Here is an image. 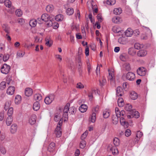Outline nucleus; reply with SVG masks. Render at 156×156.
<instances>
[{
	"instance_id": "19",
	"label": "nucleus",
	"mask_w": 156,
	"mask_h": 156,
	"mask_svg": "<svg viewBox=\"0 0 156 156\" xmlns=\"http://www.w3.org/2000/svg\"><path fill=\"white\" fill-rule=\"evenodd\" d=\"M87 109V106L85 104L82 105L79 108V110L82 113L86 112Z\"/></svg>"
},
{
	"instance_id": "38",
	"label": "nucleus",
	"mask_w": 156,
	"mask_h": 156,
	"mask_svg": "<svg viewBox=\"0 0 156 156\" xmlns=\"http://www.w3.org/2000/svg\"><path fill=\"white\" fill-rule=\"evenodd\" d=\"M34 99L35 100L40 101L42 99V96L41 94H37L34 96Z\"/></svg>"
},
{
	"instance_id": "36",
	"label": "nucleus",
	"mask_w": 156,
	"mask_h": 156,
	"mask_svg": "<svg viewBox=\"0 0 156 156\" xmlns=\"http://www.w3.org/2000/svg\"><path fill=\"white\" fill-rule=\"evenodd\" d=\"M128 53L129 55L133 56L136 53V51L133 48H130L128 49Z\"/></svg>"
},
{
	"instance_id": "48",
	"label": "nucleus",
	"mask_w": 156,
	"mask_h": 156,
	"mask_svg": "<svg viewBox=\"0 0 156 156\" xmlns=\"http://www.w3.org/2000/svg\"><path fill=\"white\" fill-rule=\"evenodd\" d=\"M5 5L8 8H10L12 5L11 2L9 0H6L4 2Z\"/></svg>"
},
{
	"instance_id": "62",
	"label": "nucleus",
	"mask_w": 156,
	"mask_h": 156,
	"mask_svg": "<svg viewBox=\"0 0 156 156\" xmlns=\"http://www.w3.org/2000/svg\"><path fill=\"white\" fill-rule=\"evenodd\" d=\"M46 43L45 44L48 46L50 47L52 44V42L51 41H50L48 39H45Z\"/></svg>"
},
{
	"instance_id": "25",
	"label": "nucleus",
	"mask_w": 156,
	"mask_h": 156,
	"mask_svg": "<svg viewBox=\"0 0 156 156\" xmlns=\"http://www.w3.org/2000/svg\"><path fill=\"white\" fill-rule=\"evenodd\" d=\"M40 104L38 101L35 102L33 105V108L35 111H37L40 108Z\"/></svg>"
},
{
	"instance_id": "50",
	"label": "nucleus",
	"mask_w": 156,
	"mask_h": 156,
	"mask_svg": "<svg viewBox=\"0 0 156 156\" xmlns=\"http://www.w3.org/2000/svg\"><path fill=\"white\" fill-rule=\"evenodd\" d=\"M112 30L113 32L115 33H119L120 32V30L119 28L116 26H114L113 27Z\"/></svg>"
},
{
	"instance_id": "34",
	"label": "nucleus",
	"mask_w": 156,
	"mask_h": 156,
	"mask_svg": "<svg viewBox=\"0 0 156 156\" xmlns=\"http://www.w3.org/2000/svg\"><path fill=\"white\" fill-rule=\"evenodd\" d=\"M46 9L47 12H51L54 9V7L53 5H49L46 6Z\"/></svg>"
},
{
	"instance_id": "30",
	"label": "nucleus",
	"mask_w": 156,
	"mask_h": 156,
	"mask_svg": "<svg viewBox=\"0 0 156 156\" xmlns=\"http://www.w3.org/2000/svg\"><path fill=\"white\" fill-rule=\"evenodd\" d=\"M113 12L114 14L118 15L121 13L122 12V10L120 8H115L114 9Z\"/></svg>"
},
{
	"instance_id": "23",
	"label": "nucleus",
	"mask_w": 156,
	"mask_h": 156,
	"mask_svg": "<svg viewBox=\"0 0 156 156\" xmlns=\"http://www.w3.org/2000/svg\"><path fill=\"white\" fill-rule=\"evenodd\" d=\"M129 96L131 99L133 100L136 99L137 98V94L134 91L130 92Z\"/></svg>"
},
{
	"instance_id": "49",
	"label": "nucleus",
	"mask_w": 156,
	"mask_h": 156,
	"mask_svg": "<svg viewBox=\"0 0 156 156\" xmlns=\"http://www.w3.org/2000/svg\"><path fill=\"white\" fill-rule=\"evenodd\" d=\"M16 15L17 16L20 17L23 14V12L20 9H18L16 11Z\"/></svg>"
},
{
	"instance_id": "63",
	"label": "nucleus",
	"mask_w": 156,
	"mask_h": 156,
	"mask_svg": "<svg viewBox=\"0 0 156 156\" xmlns=\"http://www.w3.org/2000/svg\"><path fill=\"white\" fill-rule=\"evenodd\" d=\"M131 134V130L129 129H127L125 132V135L127 137L129 136Z\"/></svg>"
},
{
	"instance_id": "13",
	"label": "nucleus",
	"mask_w": 156,
	"mask_h": 156,
	"mask_svg": "<svg viewBox=\"0 0 156 156\" xmlns=\"http://www.w3.org/2000/svg\"><path fill=\"white\" fill-rule=\"evenodd\" d=\"M133 33V30L130 28H129L125 32V34L127 37H131Z\"/></svg>"
},
{
	"instance_id": "15",
	"label": "nucleus",
	"mask_w": 156,
	"mask_h": 156,
	"mask_svg": "<svg viewBox=\"0 0 156 156\" xmlns=\"http://www.w3.org/2000/svg\"><path fill=\"white\" fill-rule=\"evenodd\" d=\"M116 95L118 96H121L123 95V90L122 88L119 86L117 87L116 90Z\"/></svg>"
},
{
	"instance_id": "18",
	"label": "nucleus",
	"mask_w": 156,
	"mask_h": 156,
	"mask_svg": "<svg viewBox=\"0 0 156 156\" xmlns=\"http://www.w3.org/2000/svg\"><path fill=\"white\" fill-rule=\"evenodd\" d=\"M15 90L14 87L10 86L7 89V93L9 95H12L14 93Z\"/></svg>"
},
{
	"instance_id": "9",
	"label": "nucleus",
	"mask_w": 156,
	"mask_h": 156,
	"mask_svg": "<svg viewBox=\"0 0 156 156\" xmlns=\"http://www.w3.org/2000/svg\"><path fill=\"white\" fill-rule=\"evenodd\" d=\"M61 109L60 108H59L58 110V112L54 114V120L55 122H58L60 120H62V119L61 118V115L60 112Z\"/></svg>"
},
{
	"instance_id": "60",
	"label": "nucleus",
	"mask_w": 156,
	"mask_h": 156,
	"mask_svg": "<svg viewBox=\"0 0 156 156\" xmlns=\"http://www.w3.org/2000/svg\"><path fill=\"white\" fill-rule=\"evenodd\" d=\"M9 58V55L6 54H5L3 57V60L4 62H6L8 60Z\"/></svg>"
},
{
	"instance_id": "29",
	"label": "nucleus",
	"mask_w": 156,
	"mask_h": 156,
	"mask_svg": "<svg viewBox=\"0 0 156 156\" xmlns=\"http://www.w3.org/2000/svg\"><path fill=\"white\" fill-rule=\"evenodd\" d=\"M29 23L31 27H34L37 25V21L35 19H33L30 20Z\"/></svg>"
},
{
	"instance_id": "16",
	"label": "nucleus",
	"mask_w": 156,
	"mask_h": 156,
	"mask_svg": "<svg viewBox=\"0 0 156 156\" xmlns=\"http://www.w3.org/2000/svg\"><path fill=\"white\" fill-rule=\"evenodd\" d=\"M102 115L104 118H107L110 116V111L109 109H105L103 111Z\"/></svg>"
},
{
	"instance_id": "55",
	"label": "nucleus",
	"mask_w": 156,
	"mask_h": 156,
	"mask_svg": "<svg viewBox=\"0 0 156 156\" xmlns=\"http://www.w3.org/2000/svg\"><path fill=\"white\" fill-rule=\"evenodd\" d=\"M132 111V115L133 116H135V118H137L139 117V113L138 112L135 111Z\"/></svg>"
},
{
	"instance_id": "20",
	"label": "nucleus",
	"mask_w": 156,
	"mask_h": 156,
	"mask_svg": "<svg viewBox=\"0 0 156 156\" xmlns=\"http://www.w3.org/2000/svg\"><path fill=\"white\" fill-rule=\"evenodd\" d=\"M96 119V113H95L94 112H93L90 116L89 121L92 123H94Z\"/></svg>"
},
{
	"instance_id": "53",
	"label": "nucleus",
	"mask_w": 156,
	"mask_h": 156,
	"mask_svg": "<svg viewBox=\"0 0 156 156\" xmlns=\"http://www.w3.org/2000/svg\"><path fill=\"white\" fill-rule=\"evenodd\" d=\"M13 113V108L12 107H10L9 108L8 112V116L12 117V115Z\"/></svg>"
},
{
	"instance_id": "45",
	"label": "nucleus",
	"mask_w": 156,
	"mask_h": 156,
	"mask_svg": "<svg viewBox=\"0 0 156 156\" xmlns=\"http://www.w3.org/2000/svg\"><path fill=\"white\" fill-rule=\"evenodd\" d=\"M125 109L127 111H132V106L130 104H128L125 106Z\"/></svg>"
},
{
	"instance_id": "21",
	"label": "nucleus",
	"mask_w": 156,
	"mask_h": 156,
	"mask_svg": "<svg viewBox=\"0 0 156 156\" xmlns=\"http://www.w3.org/2000/svg\"><path fill=\"white\" fill-rule=\"evenodd\" d=\"M55 148V144L53 142L51 143L48 148V151L50 152H53L54 151Z\"/></svg>"
},
{
	"instance_id": "28",
	"label": "nucleus",
	"mask_w": 156,
	"mask_h": 156,
	"mask_svg": "<svg viewBox=\"0 0 156 156\" xmlns=\"http://www.w3.org/2000/svg\"><path fill=\"white\" fill-rule=\"evenodd\" d=\"M118 105L119 107H122L124 106V103L122 98H118Z\"/></svg>"
},
{
	"instance_id": "26",
	"label": "nucleus",
	"mask_w": 156,
	"mask_h": 156,
	"mask_svg": "<svg viewBox=\"0 0 156 156\" xmlns=\"http://www.w3.org/2000/svg\"><path fill=\"white\" fill-rule=\"evenodd\" d=\"M21 101V97L19 95L16 96L15 99V102L16 104L18 105L20 104Z\"/></svg>"
},
{
	"instance_id": "59",
	"label": "nucleus",
	"mask_w": 156,
	"mask_h": 156,
	"mask_svg": "<svg viewBox=\"0 0 156 156\" xmlns=\"http://www.w3.org/2000/svg\"><path fill=\"white\" fill-rule=\"evenodd\" d=\"M88 132L87 131H86L81 136V140H84V139L87 137V135L88 134Z\"/></svg>"
},
{
	"instance_id": "58",
	"label": "nucleus",
	"mask_w": 156,
	"mask_h": 156,
	"mask_svg": "<svg viewBox=\"0 0 156 156\" xmlns=\"http://www.w3.org/2000/svg\"><path fill=\"white\" fill-rule=\"evenodd\" d=\"M24 52H18L17 53L16 56L17 57L21 58L23 57L24 55Z\"/></svg>"
},
{
	"instance_id": "7",
	"label": "nucleus",
	"mask_w": 156,
	"mask_h": 156,
	"mask_svg": "<svg viewBox=\"0 0 156 156\" xmlns=\"http://www.w3.org/2000/svg\"><path fill=\"white\" fill-rule=\"evenodd\" d=\"M108 150L111 151L113 154H117L119 153L118 149L115 146H112V145H109L108 147Z\"/></svg>"
},
{
	"instance_id": "22",
	"label": "nucleus",
	"mask_w": 156,
	"mask_h": 156,
	"mask_svg": "<svg viewBox=\"0 0 156 156\" xmlns=\"http://www.w3.org/2000/svg\"><path fill=\"white\" fill-rule=\"evenodd\" d=\"M2 27L4 30L7 33L10 32V27L6 24L2 25Z\"/></svg>"
},
{
	"instance_id": "56",
	"label": "nucleus",
	"mask_w": 156,
	"mask_h": 156,
	"mask_svg": "<svg viewBox=\"0 0 156 156\" xmlns=\"http://www.w3.org/2000/svg\"><path fill=\"white\" fill-rule=\"evenodd\" d=\"M76 111V109L73 107H70L69 108V112L71 113L72 114H74Z\"/></svg>"
},
{
	"instance_id": "5",
	"label": "nucleus",
	"mask_w": 156,
	"mask_h": 156,
	"mask_svg": "<svg viewBox=\"0 0 156 156\" xmlns=\"http://www.w3.org/2000/svg\"><path fill=\"white\" fill-rule=\"evenodd\" d=\"M10 69V66L6 64H4L1 68V72L4 74H8Z\"/></svg>"
},
{
	"instance_id": "35",
	"label": "nucleus",
	"mask_w": 156,
	"mask_h": 156,
	"mask_svg": "<svg viewBox=\"0 0 156 156\" xmlns=\"http://www.w3.org/2000/svg\"><path fill=\"white\" fill-rule=\"evenodd\" d=\"M55 20L57 21H62L63 19V16L61 14H58L55 16Z\"/></svg>"
},
{
	"instance_id": "41",
	"label": "nucleus",
	"mask_w": 156,
	"mask_h": 156,
	"mask_svg": "<svg viewBox=\"0 0 156 156\" xmlns=\"http://www.w3.org/2000/svg\"><path fill=\"white\" fill-rule=\"evenodd\" d=\"M113 143L115 146H118L120 144V141L119 139L117 137H115L113 140Z\"/></svg>"
},
{
	"instance_id": "40",
	"label": "nucleus",
	"mask_w": 156,
	"mask_h": 156,
	"mask_svg": "<svg viewBox=\"0 0 156 156\" xmlns=\"http://www.w3.org/2000/svg\"><path fill=\"white\" fill-rule=\"evenodd\" d=\"M67 14L69 15H71L74 13V9L72 8H68L66 11Z\"/></svg>"
},
{
	"instance_id": "1",
	"label": "nucleus",
	"mask_w": 156,
	"mask_h": 156,
	"mask_svg": "<svg viewBox=\"0 0 156 156\" xmlns=\"http://www.w3.org/2000/svg\"><path fill=\"white\" fill-rule=\"evenodd\" d=\"M42 20L46 22V25L48 27H50L52 26V22L51 20L50 16L47 14H43L41 16Z\"/></svg>"
},
{
	"instance_id": "61",
	"label": "nucleus",
	"mask_w": 156,
	"mask_h": 156,
	"mask_svg": "<svg viewBox=\"0 0 156 156\" xmlns=\"http://www.w3.org/2000/svg\"><path fill=\"white\" fill-rule=\"evenodd\" d=\"M0 151L1 153L3 154H5L6 152L5 147H0Z\"/></svg>"
},
{
	"instance_id": "17",
	"label": "nucleus",
	"mask_w": 156,
	"mask_h": 156,
	"mask_svg": "<svg viewBox=\"0 0 156 156\" xmlns=\"http://www.w3.org/2000/svg\"><path fill=\"white\" fill-rule=\"evenodd\" d=\"M112 21L116 23H120L122 21V19L119 17L115 16L112 19Z\"/></svg>"
},
{
	"instance_id": "3",
	"label": "nucleus",
	"mask_w": 156,
	"mask_h": 156,
	"mask_svg": "<svg viewBox=\"0 0 156 156\" xmlns=\"http://www.w3.org/2000/svg\"><path fill=\"white\" fill-rule=\"evenodd\" d=\"M135 78V74L131 72H129L126 74H123L122 76V79L123 80L127 79L129 81L133 80Z\"/></svg>"
},
{
	"instance_id": "54",
	"label": "nucleus",
	"mask_w": 156,
	"mask_h": 156,
	"mask_svg": "<svg viewBox=\"0 0 156 156\" xmlns=\"http://www.w3.org/2000/svg\"><path fill=\"white\" fill-rule=\"evenodd\" d=\"M6 86V83L5 81L2 82L0 84V89L3 90Z\"/></svg>"
},
{
	"instance_id": "64",
	"label": "nucleus",
	"mask_w": 156,
	"mask_h": 156,
	"mask_svg": "<svg viewBox=\"0 0 156 156\" xmlns=\"http://www.w3.org/2000/svg\"><path fill=\"white\" fill-rule=\"evenodd\" d=\"M143 135V133L140 131H137L136 134V137L139 139H140Z\"/></svg>"
},
{
	"instance_id": "14",
	"label": "nucleus",
	"mask_w": 156,
	"mask_h": 156,
	"mask_svg": "<svg viewBox=\"0 0 156 156\" xmlns=\"http://www.w3.org/2000/svg\"><path fill=\"white\" fill-rule=\"evenodd\" d=\"M147 54V51L144 50H141L139 51L137 53V55L139 57H144Z\"/></svg>"
},
{
	"instance_id": "44",
	"label": "nucleus",
	"mask_w": 156,
	"mask_h": 156,
	"mask_svg": "<svg viewBox=\"0 0 156 156\" xmlns=\"http://www.w3.org/2000/svg\"><path fill=\"white\" fill-rule=\"evenodd\" d=\"M86 145V142L84 140H82L80 144V146L82 149L84 148Z\"/></svg>"
},
{
	"instance_id": "46",
	"label": "nucleus",
	"mask_w": 156,
	"mask_h": 156,
	"mask_svg": "<svg viewBox=\"0 0 156 156\" xmlns=\"http://www.w3.org/2000/svg\"><path fill=\"white\" fill-rule=\"evenodd\" d=\"M76 87L77 89H82L84 88V86L81 83L78 82L76 84Z\"/></svg>"
},
{
	"instance_id": "6",
	"label": "nucleus",
	"mask_w": 156,
	"mask_h": 156,
	"mask_svg": "<svg viewBox=\"0 0 156 156\" xmlns=\"http://www.w3.org/2000/svg\"><path fill=\"white\" fill-rule=\"evenodd\" d=\"M70 104L67 103L66 104L64 108L63 109V117L66 119H67L68 118V111L69 110V107Z\"/></svg>"
},
{
	"instance_id": "39",
	"label": "nucleus",
	"mask_w": 156,
	"mask_h": 156,
	"mask_svg": "<svg viewBox=\"0 0 156 156\" xmlns=\"http://www.w3.org/2000/svg\"><path fill=\"white\" fill-rule=\"evenodd\" d=\"M120 59L123 61H125L128 58V56L125 54L121 55L119 57Z\"/></svg>"
},
{
	"instance_id": "31",
	"label": "nucleus",
	"mask_w": 156,
	"mask_h": 156,
	"mask_svg": "<svg viewBox=\"0 0 156 156\" xmlns=\"http://www.w3.org/2000/svg\"><path fill=\"white\" fill-rule=\"evenodd\" d=\"M109 72V76L108 77V80H112L114 79V74L113 71H110L109 70H108Z\"/></svg>"
},
{
	"instance_id": "42",
	"label": "nucleus",
	"mask_w": 156,
	"mask_h": 156,
	"mask_svg": "<svg viewBox=\"0 0 156 156\" xmlns=\"http://www.w3.org/2000/svg\"><path fill=\"white\" fill-rule=\"evenodd\" d=\"M11 104V101L10 100L7 101H6L4 106V109L6 111L7 110V109L10 106V105Z\"/></svg>"
},
{
	"instance_id": "47",
	"label": "nucleus",
	"mask_w": 156,
	"mask_h": 156,
	"mask_svg": "<svg viewBox=\"0 0 156 156\" xmlns=\"http://www.w3.org/2000/svg\"><path fill=\"white\" fill-rule=\"evenodd\" d=\"M134 47L135 49L139 50L143 48V45L139 43H136L134 44Z\"/></svg>"
},
{
	"instance_id": "11",
	"label": "nucleus",
	"mask_w": 156,
	"mask_h": 156,
	"mask_svg": "<svg viewBox=\"0 0 156 156\" xmlns=\"http://www.w3.org/2000/svg\"><path fill=\"white\" fill-rule=\"evenodd\" d=\"M115 112L116 116L117 117L120 118L121 116H124L125 114V112L123 110L120 111L118 108L116 107L115 108Z\"/></svg>"
},
{
	"instance_id": "10",
	"label": "nucleus",
	"mask_w": 156,
	"mask_h": 156,
	"mask_svg": "<svg viewBox=\"0 0 156 156\" xmlns=\"http://www.w3.org/2000/svg\"><path fill=\"white\" fill-rule=\"evenodd\" d=\"M37 117L35 115H31L29 119V122L31 125H33L35 123Z\"/></svg>"
},
{
	"instance_id": "43",
	"label": "nucleus",
	"mask_w": 156,
	"mask_h": 156,
	"mask_svg": "<svg viewBox=\"0 0 156 156\" xmlns=\"http://www.w3.org/2000/svg\"><path fill=\"white\" fill-rule=\"evenodd\" d=\"M96 91L95 90H94L88 93V95L90 100H92V99L93 98V94L94 93H96Z\"/></svg>"
},
{
	"instance_id": "52",
	"label": "nucleus",
	"mask_w": 156,
	"mask_h": 156,
	"mask_svg": "<svg viewBox=\"0 0 156 156\" xmlns=\"http://www.w3.org/2000/svg\"><path fill=\"white\" fill-rule=\"evenodd\" d=\"M115 0H107L106 1V4L109 5H113L115 3Z\"/></svg>"
},
{
	"instance_id": "2",
	"label": "nucleus",
	"mask_w": 156,
	"mask_h": 156,
	"mask_svg": "<svg viewBox=\"0 0 156 156\" xmlns=\"http://www.w3.org/2000/svg\"><path fill=\"white\" fill-rule=\"evenodd\" d=\"M62 124V120H60L56 128L55 133L57 137H60L62 133V129L61 126Z\"/></svg>"
},
{
	"instance_id": "57",
	"label": "nucleus",
	"mask_w": 156,
	"mask_h": 156,
	"mask_svg": "<svg viewBox=\"0 0 156 156\" xmlns=\"http://www.w3.org/2000/svg\"><path fill=\"white\" fill-rule=\"evenodd\" d=\"M17 21L18 23L21 25H22L23 24L25 23V21L22 18H19L17 20Z\"/></svg>"
},
{
	"instance_id": "32",
	"label": "nucleus",
	"mask_w": 156,
	"mask_h": 156,
	"mask_svg": "<svg viewBox=\"0 0 156 156\" xmlns=\"http://www.w3.org/2000/svg\"><path fill=\"white\" fill-rule=\"evenodd\" d=\"M120 118V121L121 125L123 126H125V125L127 126L128 123L125 120L123 116H122Z\"/></svg>"
},
{
	"instance_id": "4",
	"label": "nucleus",
	"mask_w": 156,
	"mask_h": 156,
	"mask_svg": "<svg viewBox=\"0 0 156 156\" xmlns=\"http://www.w3.org/2000/svg\"><path fill=\"white\" fill-rule=\"evenodd\" d=\"M55 98V96L54 94H51L49 95L44 99V102L47 105H49L53 101Z\"/></svg>"
},
{
	"instance_id": "27",
	"label": "nucleus",
	"mask_w": 156,
	"mask_h": 156,
	"mask_svg": "<svg viewBox=\"0 0 156 156\" xmlns=\"http://www.w3.org/2000/svg\"><path fill=\"white\" fill-rule=\"evenodd\" d=\"M118 42L122 44H125L127 43L126 38L123 37H119L118 39Z\"/></svg>"
},
{
	"instance_id": "12",
	"label": "nucleus",
	"mask_w": 156,
	"mask_h": 156,
	"mask_svg": "<svg viewBox=\"0 0 156 156\" xmlns=\"http://www.w3.org/2000/svg\"><path fill=\"white\" fill-rule=\"evenodd\" d=\"M33 93L32 89L29 87L26 88L25 90V94L26 96L29 97L31 96Z\"/></svg>"
},
{
	"instance_id": "33",
	"label": "nucleus",
	"mask_w": 156,
	"mask_h": 156,
	"mask_svg": "<svg viewBox=\"0 0 156 156\" xmlns=\"http://www.w3.org/2000/svg\"><path fill=\"white\" fill-rule=\"evenodd\" d=\"M12 117L8 116L6 119V123L8 126H10L12 123Z\"/></svg>"
},
{
	"instance_id": "37",
	"label": "nucleus",
	"mask_w": 156,
	"mask_h": 156,
	"mask_svg": "<svg viewBox=\"0 0 156 156\" xmlns=\"http://www.w3.org/2000/svg\"><path fill=\"white\" fill-rule=\"evenodd\" d=\"M80 56L79 57L78 59V62L79 63L78 68L80 74H81L82 73V70L81 69V67L82 66V63L80 59Z\"/></svg>"
},
{
	"instance_id": "8",
	"label": "nucleus",
	"mask_w": 156,
	"mask_h": 156,
	"mask_svg": "<svg viewBox=\"0 0 156 156\" xmlns=\"http://www.w3.org/2000/svg\"><path fill=\"white\" fill-rule=\"evenodd\" d=\"M137 74L141 76H144L146 73V70L144 67L139 68L137 70Z\"/></svg>"
},
{
	"instance_id": "24",
	"label": "nucleus",
	"mask_w": 156,
	"mask_h": 156,
	"mask_svg": "<svg viewBox=\"0 0 156 156\" xmlns=\"http://www.w3.org/2000/svg\"><path fill=\"white\" fill-rule=\"evenodd\" d=\"M17 125L15 124H12L10 128V132L12 133H15L17 130Z\"/></svg>"
},
{
	"instance_id": "51",
	"label": "nucleus",
	"mask_w": 156,
	"mask_h": 156,
	"mask_svg": "<svg viewBox=\"0 0 156 156\" xmlns=\"http://www.w3.org/2000/svg\"><path fill=\"white\" fill-rule=\"evenodd\" d=\"M118 118L119 117H117V116H115L114 115H113L112 117V119L113 121V123L115 124H117L119 121Z\"/></svg>"
}]
</instances>
